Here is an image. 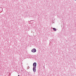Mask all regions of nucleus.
I'll list each match as a JSON object with an SVG mask.
<instances>
[{"label": "nucleus", "instance_id": "2", "mask_svg": "<svg viewBox=\"0 0 76 76\" xmlns=\"http://www.w3.org/2000/svg\"><path fill=\"white\" fill-rule=\"evenodd\" d=\"M33 67H36L37 66V63H34L33 64Z\"/></svg>", "mask_w": 76, "mask_h": 76}, {"label": "nucleus", "instance_id": "5", "mask_svg": "<svg viewBox=\"0 0 76 76\" xmlns=\"http://www.w3.org/2000/svg\"><path fill=\"white\" fill-rule=\"evenodd\" d=\"M75 0V1H76V0Z\"/></svg>", "mask_w": 76, "mask_h": 76}, {"label": "nucleus", "instance_id": "3", "mask_svg": "<svg viewBox=\"0 0 76 76\" xmlns=\"http://www.w3.org/2000/svg\"><path fill=\"white\" fill-rule=\"evenodd\" d=\"M33 70L34 72H36V67H33Z\"/></svg>", "mask_w": 76, "mask_h": 76}, {"label": "nucleus", "instance_id": "4", "mask_svg": "<svg viewBox=\"0 0 76 76\" xmlns=\"http://www.w3.org/2000/svg\"><path fill=\"white\" fill-rule=\"evenodd\" d=\"M53 29L55 31H57V29H56L55 28H53Z\"/></svg>", "mask_w": 76, "mask_h": 76}, {"label": "nucleus", "instance_id": "1", "mask_svg": "<svg viewBox=\"0 0 76 76\" xmlns=\"http://www.w3.org/2000/svg\"><path fill=\"white\" fill-rule=\"evenodd\" d=\"M37 51V50H36V49L35 48L31 50V52H33V53H35Z\"/></svg>", "mask_w": 76, "mask_h": 76}]
</instances>
